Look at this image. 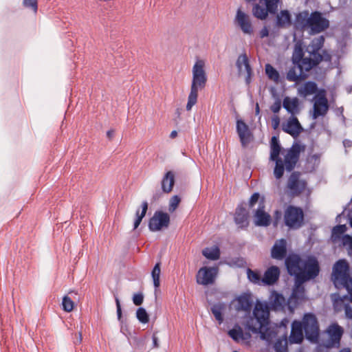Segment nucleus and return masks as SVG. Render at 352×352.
Segmentation results:
<instances>
[{"mask_svg": "<svg viewBox=\"0 0 352 352\" xmlns=\"http://www.w3.org/2000/svg\"><path fill=\"white\" fill-rule=\"evenodd\" d=\"M303 150L304 146L296 143L290 148L281 152L278 138L276 136L272 138L270 160L275 162L274 175L276 179H280L283 176L285 170L292 172L295 168L300 152Z\"/></svg>", "mask_w": 352, "mask_h": 352, "instance_id": "obj_1", "label": "nucleus"}, {"mask_svg": "<svg viewBox=\"0 0 352 352\" xmlns=\"http://www.w3.org/2000/svg\"><path fill=\"white\" fill-rule=\"evenodd\" d=\"M324 43V38L323 36L314 38L306 48V52L309 54L308 56H304L302 47L296 46L292 57V63L300 64L305 69L306 72H309L323 60L330 61L331 56L327 51L323 50L322 54L320 52Z\"/></svg>", "mask_w": 352, "mask_h": 352, "instance_id": "obj_2", "label": "nucleus"}, {"mask_svg": "<svg viewBox=\"0 0 352 352\" xmlns=\"http://www.w3.org/2000/svg\"><path fill=\"white\" fill-rule=\"evenodd\" d=\"M329 26V20L318 11L309 14L308 10H304L296 15L294 27L296 30H309L311 34H318L324 31Z\"/></svg>", "mask_w": 352, "mask_h": 352, "instance_id": "obj_3", "label": "nucleus"}, {"mask_svg": "<svg viewBox=\"0 0 352 352\" xmlns=\"http://www.w3.org/2000/svg\"><path fill=\"white\" fill-rule=\"evenodd\" d=\"M270 307L266 303L257 302L253 310V316L245 323V327L253 333H259L262 340H269V336L263 330L269 324Z\"/></svg>", "mask_w": 352, "mask_h": 352, "instance_id": "obj_4", "label": "nucleus"}, {"mask_svg": "<svg viewBox=\"0 0 352 352\" xmlns=\"http://www.w3.org/2000/svg\"><path fill=\"white\" fill-rule=\"evenodd\" d=\"M204 67L205 63L203 60H197L193 65L190 91L186 107L187 111H190L192 107L197 103L199 90L204 89L206 85L207 76Z\"/></svg>", "mask_w": 352, "mask_h": 352, "instance_id": "obj_5", "label": "nucleus"}, {"mask_svg": "<svg viewBox=\"0 0 352 352\" xmlns=\"http://www.w3.org/2000/svg\"><path fill=\"white\" fill-rule=\"evenodd\" d=\"M332 279L336 287H344L349 293V296H344V300H348L352 302V278L349 275V265L344 259L338 261L333 265Z\"/></svg>", "mask_w": 352, "mask_h": 352, "instance_id": "obj_6", "label": "nucleus"}, {"mask_svg": "<svg viewBox=\"0 0 352 352\" xmlns=\"http://www.w3.org/2000/svg\"><path fill=\"white\" fill-rule=\"evenodd\" d=\"M301 175L300 172L294 171L287 178L285 188L289 195L298 197L307 188V182Z\"/></svg>", "mask_w": 352, "mask_h": 352, "instance_id": "obj_7", "label": "nucleus"}, {"mask_svg": "<svg viewBox=\"0 0 352 352\" xmlns=\"http://www.w3.org/2000/svg\"><path fill=\"white\" fill-rule=\"evenodd\" d=\"M304 221V212L302 210L294 206H289L284 212L285 224L291 229L300 228Z\"/></svg>", "mask_w": 352, "mask_h": 352, "instance_id": "obj_8", "label": "nucleus"}, {"mask_svg": "<svg viewBox=\"0 0 352 352\" xmlns=\"http://www.w3.org/2000/svg\"><path fill=\"white\" fill-rule=\"evenodd\" d=\"M320 272L318 261L314 257H309L304 261L301 274L298 276V283L305 282L316 278Z\"/></svg>", "mask_w": 352, "mask_h": 352, "instance_id": "obj_9", "label": "nucleus"}, {"mask_svg": "<svg viewBox=\"0 0 352 352\" xmlns=\"http://www.w3.org/2000/svg\"><path fill=\"white\" fill-rule=\"evenodd\" d=\"M302 322L306 338L312 342L316 341L319 335V325L316 317L312 314H306Z\"/></svg>", "mask_w": 352, "mask_h": 352, "instance_id": "obj_10", "label": "nucleus"}, {"mask_svg": "<svg viewBox=\"0 0 352 352\" xmlns=\"http://www.w3.org/2000/svg\"><path fill=\"white\" fill-rule=\"evenodd\" d=\"M169 224V214L162 211H156L149 220L148 228L152 232H156L167 228Z\"/></svg>", "mask_w": 352, "mask_h": 352, "instance_id": "obj_11", "label": "nucleus"}, {"mask_svg": "<svg viewBox=\"0 0 352 352\" xmlns=\"http://www.w3.org/2000/svg\"><path fill=\"white\" fill-rule=\"evenodd\" d=\"M234 23L244 34L252 35L254 33V26L250 16L243 12L241 8L236 11Z\"/></svg>", "mask_w": 352, "mask_h": 352, "instance_id": "obj_12", "label": "nucleus"}, {"mask_svg": "<svg viewBox=\"0 0 352 352\" xmlns=\"http://www.w3.org/2000/svg\"><path fill=\"white\" fill-rule=\"evenodd\" d=\"M304 261L296 254H290L285 258V266L288 273L295 276V280L298 282V276L301 274Z\"/></svg>", "mask_w": 352, "mask_h": 352, "instance_id": "obj_13", "label": "nucleus"}, {"mask_svg": "<svg viewBox=\"0 0 352 352\" xmlns=\"http://www.w3.org/2000/svg\"><path fill=\"white\" fill-rule=\"evenodd\" d=\"M218 273V269L215 267H201L196 276L197 284L202 285H212L214 283Z\"/></svg>", "mask_w": 352, "mask_h": 352, "instance_id": "obj_14", "label": "nucleus"}, {"mask_svg": "<svg viewBox=\"0 0 352 352\" xmlns=\"http://www.w3.org/2000/svg\"><path fill=\"white\" fill-rule=\"evenodd\" d=\"M329 110L328 100L326 98L324 91H320L316 96L314 104L313 118L316 119L319 116H324Z\"/></svg>", "mask_w": 352, "mask_h": 352, "instance_id": "obj_15", "label": "nucleus"}, {"mask_svg": "<svg viewBox=\"0 0 352 352\" xmlns=\"http://www.w3.org/2000/svg\"><path fill=\"white\" fill-rule=\"evenodd\" d=\"M284 132L293 138H297L303 131V128L296 116H290L285 123L282 125Z\"/></svg>", "mask_w": 352, "mask_h": 352, "instance_id": "obj_16", "label": "nucleus"}, {"mask_svg": "<svg viewBox=\"0 0 352 352\" xmlns=\"http://www.w3.org/2000/svg\"><path fill=\"white\" fill-rule=\"evenodd\" d=\"M306 72L305 69L301 65L293 64L287 73L286 78L289 82H298L307 78Z\"/></svg>", "mask_w": 352, "mask_h": 352, "instance_id": "obj_17", "label": "nucleus"}, {"mask_svg": "<svg viewBox=\"0 0 352 352\" xmlns=\"http://www.w3.org/2000/svg\"><path fill=\"white\" fill-rule=\"evenodd\" d=\"M286 239H280L276 240L271 249V257L276 260H283L286 258L287 249Z\"/></svg>", "mask_w": 352, "mask_h": 352, "instance_id": "obj_18", "label": "nucleus"}, {"mask_svg": "<svg viewBox=\"0 0 352 352\" xmlns=\"http://www.w3.org/2000/svg\"><path fill=\"white\" fill-rule=\"evenodd\" d=\"M236 66L238 69V72L239 75L242 74L243 73L242 67H245V71L246 72L245 82L248 85L250 84L251 81L252 72L246 54L244 53L238 56L236 62Z\"/></svg>", "mask_w": 352, "mask_h": 352, "instance_id": "obj_19", "label": "nucleus"}, {"mask_svg": "<svg viewBox=\"0 0 352 352\" xmlns=\"http://www.w3.org/2000/svg\"><path fill=\"white\" fill-rule=\"evenodd\" d=\"M303 324L302 322L294 320L292 324V330L289 336L291 343L299 344L303 340Z\"/></svg>", "mask_w": 352, "mask_h": 352, "instance_id": "obj_20", "label": "nucleus"}, {"mask_svg": "<svg viewBox=\"0 0 352 352\" xmlns=\"http://www.w3.org/2000/svg\"><path fill=\"white\" fill-rule=\"evenodd\" d=\"M236 132L242 146H245L250 143L251 140V133L248 126L242 120H238L236 121Z\"/></svg>", "mask_w": 352, "mask_h": 352, "instance_id": "obj_21", "label": "nucleus"}, {"mask_svg": "<svg viewBox=\"0 0 352 352\" xmlns=\"http://www.w3.org/2000/svg\"><path fill=\"white\" fill-rule=\"evenodd\" d=\"M263 204H260L255 212L254 223L258 226H267L270 224L271 217L265 212Z\"/></svg>", "mask_w": 352, "mask_h": 352, "instance_id": "obj_22", "label": "nucleus"}, {"mask_svg": "<svg viewBox=\"0 0 352 352\" xmlns=\"http://www.w3.org/2000/svg\"><path fill=\"white\" fill-rule=\"evenodd\" d=\"M279 276V268L275 265L271 266L265 272L262 283L265 285H272L278 280Z\"/></svg>", "mask_w": 352, "mask_h": 352, "instance_id": "obj_23", "label": "nucleus"}, {"mask_svg": "<svg viewBox=\"0 0 352 352\" xmlns=\"http://www.w3.org/2000/svg\"><path fill=\"white\" fill-rule=\"evenodd\" d=\"M248 213L245 207L242 205L239 206L235 212L234 221L236 224L241 228L248 227Z\"/></svg>", "mask_w": 352, "mask_h": 352, "instance_id": "obj_24", "label": "nucleus"}, {"mask_svg": "<svg viewBox=\"0 0 352 352\" xmlns=\"http://www.w3.org/2000/svg\"><path fill=\"white\" fill-rule=\"evenodd\" d=\"M283 107L288 113H291V116H295L300 112L299 101L297 98L285 97L283 101Z\"/></svg>", "mask_w": 352, "mask_h": 352, "instance_id": "obj_25", "label": "nucleus"}, {"mask_svg": "<svg viewBox=\"0 0 352 352\" xmlns=\"http://www.w3.org/2000/svg\"><path fill=\"white\" fill-rule=\"evenodd\" d=\"M228 333L236 342L247 340L251 338V334L249 332L244 333L242 328L238 324L234 325L232 329L228 331Z\"/></svg>", "mask_w": 352, "mask_h": 352, "instance_id": "obj_26", "label": "nucleus"}, {"mask_svg": "<svg viewBox=\"0 0 352 352\" xmlns=\"http://www.w3.org/2000/svg\"><path fill=\"white\" fill-rule=\"evenodd\" d=\"M331 345L339 344L342 336L343 334V329L338 324L330 325L327 329Z\"/></svg>", "mask_w": 352, "mask_h": 352, "instance_id": "obj_27", "label": "nucleus"}, {"mask_svg": "<svg viewBox=\"0 0 352 352\" xmlns=\"http://www.w3.org/2000/svg\"><path fill=\"white\" fill-rule=\"evenodd\" d=\"M302 284L296 280L295 287L290 298V300L294 301L295 304H298L305 299V289Z\"/></svg>", "mask_w": 352, "mask_h": 352, "instance_id": "obj_28", "label": "nucleus"}, {"mask_svg": "<svg viewBox=\"0 0 352 352\" xmlns=\"http://www.w3.org/2000/svg\"><path fill=\"white\" fill-rule=\"evenodd\" d=\"M317 91V84L313 81H307L298 89V95L303 98L313 95Z\"/></svg>", "mask_w": 352, "mask_h": 352, "instance_id": "obj_29", "label": "nucleus"}, {"mask_svg": "<svg viewBox=\"0 0 352 352\" xmlns=\"http://www.w3.org/2000/svg\"><path fill=\"white\" fill-rule=\"evenodd\" d=\"M175 184V174L173 171H168L163 177L161 182L162 190L164 193H169L173 190Z\"/></svg>", "mask_w": 352, "mask_h": 352, "instance_id": "obj_30", "label": "nucleus"}, {"mask_svg": "<svg viewBox=\"0 0 352 352\" xmlns=\"http://www.w3.org/2000/svg\"><path fill=\"white\" fill-rule=\"evenodd\" d=\"M236 309L250 312L252 306V302L248 295H241L236 298Z\"/></svg>", "mask_w": 352, "mask_h": 352, "instance_id": "obj_31", "label": "nucleus"}, {"mask_svg": "<svg viewBox=\"0 0 352 352\" xmlns=\"http://www.w3.org/2000/svg\"><path fill=\"white\" fill-rule=\"evenodd\" d=\"M292 25V16L287 10H281L276 16V25L279 28H287Z\"/></svg>", "mask_w": 352, "mask_h": 352, "instance_id": "obj_32", "label": "nucleus"}, {"mask_svg": "<svg viewBox=\"0 0 352 352\" xmlns=\"http://www.w3.org/2000/svg\"><path fill=\"white\" fill-rule=\"evenodd\" d=\"M285 298L282 294L274 292L270 298V306L275 310L280 309L285 304Z\"/></svg>", "mask_w": 352, "mask_h": 352, "instance_id": "obj_33", "label": "nucleus"}, {"mask_svg": "<svg viewBox=\"0 0 352 352\" xmlns=\"http://www.w3.org/2000/svg\"><path fill=\"white\" fill-rule=\"evenodd\" d=\"M225 309L226 305L223 302L214 304L211 307V311L219 324L223 321V311Z\"/></svg>", "mask_w": 352, "mask_h": 352, "instance_id": "obj_34", "label": "nucleus"}, {"mask_svg": "<svg viewBox=\"0 0 352 352\" xmlns=\"http://www.w3.org/2000/svg\"><path fill=\"white\" fill-rule=\"evenodd\" d=\"M202 254L208 259L216 261L220 257V250L217 246L206 248L202 250Z\"/></svg>", "mask_w": 352, "mask_h": 352, "instance_id": "obj_35", "label": "nucleus"}, {"mask_svg": "<svg viewBox=\"0 0 352 352\" xmlns=\"http://www.w3.org/2000/svg\"><path fill=\"white\" fill-rule=\"evenodd\" d=\"M141 208H142V211H141V213L140 214V210H138L136 211V218L135 219V221H134V226H133V230H135L138 228V226H140L142 219L144 217L146 213V211L148 210V203L147 201H144L142 203V205H141Z\"/></svg>", "mask_w": 352, "mask_h": 352, "instance_id": "obj_36", "label": "nucleus"}, {"mask_svg": "<svg viewBox=\"0 0 352 352\" xmlns=\"http://www.w3.org/2000/svg\"><path fill=\"white\" fill-rule=\"evenodd\" d=\"M265 74L267 76L268 78L271 80L274 81L275 82H278L279 80V73L278 71L270 64L265 65Z\"/></svg>", "mask_w": 352, "mask_h": 352, "instance_id": "obj_37", "label": "nucleus"}, {"mask_svg": "<svg viewBox=\"0 0 352 352\" xmlns=\"http://www.w3.org/2000/svg\"><path fill=\"white\" fill-rule=\"evenodd\" d=\"M269 10L267 8H263L258 4H256L253 8V14L255 17L263 20L265 19L268 15Z\"/></svg>", "mask_w": 352, "mask_h": 352, "instance_id": "obj_38", "label": "nucleus"}, {"mask_svg": "<svg viewBox=\"0 0 352 352\" xmlns=\"http://www.w3.org/2000/svg\"><path fill=\"white\" fill-rule=\"evenodd\" d=\"M346 231V225H338L335 226L332 230V236L331 238L333 241H336L337 240L342 238V235Z\"/></svg>", "mask_w": 352, "mask_h": 352, "instance_id": "obj_39", "label": "nucleus"}, {"mask_svg": "<svg viewBox=\"0 0 352 352\" xmlns=\"http://www.w3.org/2000/svg\"><path fill=\"white\" fill-rule=\"evenodd\" d=\"M161 270H160V263H157L154 266L151 276L153 280V284L155 288H158L160 285V276Z\"/></svg>", "mask_w": 352, "mask_h": 352, "instance_id": "obj_40", "label": "nucleus"}, {"mask_svg": "<svg viewBox=\"0 0 352 352\" xmlns=\"http://www.w3.org/2000/svg\"><path fill=\"white\" fill-rule=\"evenodd\" d=\"M136 317L138 320L143 324H146L149 321V316L146 311L143 307H140L137 309Z\"/></svg>", "mask_w": 352, "mask_h": 352, "instance_id": "obj_41", "label": "nucleus"}, {"mask_svg": "<svg viewBox=\"0 0 352 352\" xmlns=\"http://www.w3.org/2000/svg\"><path fill=\"white\" fill-rule=\"evenodd\" d=\"M62 306L65 311L70 312L74 309V302L68 296H65L63 298Z\"/></svg>", "mask_w": 352, "mask_h": 352, "instance_id": "obj_42", "label": "nucleus"}, {"mask_svg": "<svg viewBox=\"0 0 352 352\" xmlns=\"http://www.w3.org/2000/svg\"><path fill=\"white\" fill-rule=\"evenodd\" d=\"M247 274L248 278L251 282L256 284H260L262 283V278H261V275L258 272L248 269Z\"/></svg>", "mask_w": 352, "mask_h": 352, "instance_id": "obj_43", "label": "nucleus"}, {"mask_svg": "<svg viewBox=\"0 0 352 352\" xmlns=\"http://www.w3.org/2000/svg\"><path fill=\"white\" fill-rule=\"evenodd\" d=\"M276 352H287V344L286 340L278 339L274 345Z\"/></svg>", "mask_w": 352, "mask_h": 352, "instance_id": "obj_44", "label": "nucleus"}, {"mask_svg": "<svg viewBox=\"0 0 352 352\" xmlns=\"http://www.w3.org/2000/svg\"><path fill=\"white\" fill-rule=\"evenodd\" d=\"M180 202L181 198L178 195L173 196L169 201L168 211L173 212L177 208Z\"/></svg>", "mask_w": 352, "mask_h": 352, "instance_id": "obj_45", "label": "nucleus"}, {"mask_svg": "<svg viewBox=\"0 0 352 352\" xmlns=\"http://www.w3.org/2000/svg\"><path fill=\"white\" fill-rule=\"evenodd\" d=\"M278 0H265V6H267L270 13L275 14L278 8Z\"/></svg>", "mask_w": 352, "mask_h": 352, "instance_id": "obj_46", "label": "nucleus"}, {"mask_svg": "<svg viewBox=\"0 0 352 352\" xmlns=\"http://www.w3.org/2000/svg\"><path fill=\"white\" fill-rule=\"evenodd\" d=\"M23 6L32 8L34 12L37 11V0H23Z\"/></svg>", "mask_w": 352, "mask_h": 352, "instance_id": "obj_47", "label": "nucleus"}, {"mask_svg": "<svg viewBox=\"0 0 352 352\" xmlns=\"http://www.w3.org/2000/svg\"><path fill=\"white\" fill-rule=\"evenodd\" d=\"M342 243L344 246H347L350 250H352V237L349 234L342 236Z\"/></svg>", "mask_w": 352, "mask_h": 352, "instance_id": "obj_48", "label": "nucleus"}, {"mask_svg": "<svg viewBox=\"0 0 352 352\" xmlns=\"http://www.w3.org/2000/svg\"><path fill=\"white\" fill-rule=\"evenodd\" d=\"M281 109V101L279 98H277L276 101L271 105L270 109L274 113H277L280 111Z\"/></svg>", "mask_w": 352, "mask_h": 352, "instance_id": "obj_49", "label": "nucleus"}, {"mask_svg": "<svg viewBox=\"0 0 352 352\" xmlns=\"http://www.w3.org/2000/svg\"><path fill=\"white\" fill-rule=\"evenodd\" d=\"M143 300L144 296L142 293L135 294L133 296V302L137 306L142 305Z\"/></svg>", "mask_w": 352, "mask_h": 352, "instance_id": "obj_50", "label": "nucleus"}, {"mask_svg": "<svg viewBox=\"0 0 352 352\" xmlns=\"http://www.w3.org/2000/svg\"><path fill=\"white\" fill-rule=\"evenodd\" d=\"M259 199V194L258 192H254L250 197L249 201L250 207H253L254 204L258 201Z\"/></svg>", "mask_w": 352, "mask_h": 352, "instance_id": "obj_51", "label": "nucleus"}, {"mask_svg": "<svg viewBox=\"0 0 352 352\" xmlns=\"http://www.w3.org/2000/svg\"><path fill=\"white\" fill-rule=\"evenodd\" d=\"M280 125V118L278 116H274L272 118V126L274 130H276Z\"/></svg>", "mask_w": 352, "mask_h": 352, "instance_id": "obj_52", "label": "nucleus"}, {"mask_svg": "<svg viewBox=\"0 0 352 352\" xmlns=\"http://www.w3.org/2000/svg\"><path fill=\"white\" fill-rule=\"evenodd\" d=\"M116 307H117V315L118 318L119 320L122 318V309H121V305L120 302V300L118 297H116Z\"/></svg>", "mask_w": 352, "mask_h": 352, "instance_id": "obj_53", "label": "nucleus"}, {"mask_svg": "<svg viewBox=\"0 0 352 352\" xmlns=\"http://www.w3.org/2000/svg\"><path fill=\"white\" fill-rule=\"evenodd\" d=\"M346 316L350 319H352V307L349 305L344 306Z\"/></svg>", "mask_w": 352, "mask_h": 352, "instance_id": "obj_54", "label": "nucleus"}, {"mask_svg": "<svg viewBox=\"0 0 352 352\" xmlns=\"http://www.w3.org/2000/svg\"><path fill=\"white\" fill-rule=\"evenodd\" d=\"M269 35V30L266 27H264L261 31H260V36L261 38H265L267 37Z\"/></svg>", "mask_w": 352, "mask_h": 352, "instance_id": "obj_55", "label": "nucleus"}, {"mask_svg": "<svg viewBox=\"0 0 352 352\" xmlns=\"http://www.w3.org/2000/svg\"><path fill=\"white\" fill-rule=\"evenodd\" d=\"M152 339H153V348H158L159 347L158 338L156 336L155 333H153V335L152 336Z\"/></svg>", "mask_w": 352, "mask_h": 352, "instance_id": "obj_56", "label": "nucleus"}, {"mask_svg": "<svg viewBox=\"0 0 352 352\" xmlns=\"http://www.w3.org/2000/svg\"><path fill=\"white\" fill-rule=\"evenodd\" d=\"M343 144L345 147H351L352 146V142L349 140H345L343 142Z\"/></svg>", "mask_w": 352, "mask_h": 352, "instance_id": "obj_57", "label": "nucleus"}, {"mask_svg": "<svg viewBox=\"0 0 352 352\" xmlns=\"http://www.w3.org/2000/svg\"><path fill=\"white\" fill-rule=\"evenodd\" d=\"M114 135V131L113 130H109L107 132V135L109 139H111Z\"/></svg>", "mask_w": 352, "mask_h": 352, "instance_id": "obj_58", "label": "nucleus"}, {"mask_svg": "<svg viewBox=\"0 0 352 352\" xmlns=\"http://www.w3.org/2000/svg\"><path fill=\"white\" fill-rule=\"evenodd\" d=\"M177 136V132L176 131H173L170 134V138L172 139L175 138Z\"/></svg>", "mask_w": 352, "mask_h": 352, "instance_id": "obj_59", "label": "nucleus"}, {"mask_svg": "<svg viewBox=\"0 0 352 352\" xmlns=\"http://www.w3.org/2000/svg\"><path fill=\"white\" fill-rule=\"evenodd\" d=\"M348 216H349L350 225L352 227V209L351 210H349Z\"/></svg>", "mask_w": 352, "mask_h": 352, "instance_id": "obj_60", "label": "nucleus"}, {"mask_svg": "<svg viewBox=\"0 0 352 352\" xmlns=\"http://www.w3.org/2000/svg\"><path fill=\"white\" fill-rule=\"evenodd\" d=\"M259 113H260L259 105L258 103H256V108H255V113H256V115H258Z\"/></svg>", "mask_w": 352, "mask_h": 352, "instance_id": "obj_61", "label": "nucleus"}, {"mask_svg": "<svg viewBox=\"0 0 352 352\" xmlns=\"http://www.w3.org/2000/svg\"><path fill=\"white\" fill-rule=\"evenodd\" d=\"M340 352H351V350L348 348L342 349Z\"/></svg>", "mask_w": 352, "mask_h": 352, "instance_id": "obj_62", "label": "nucleus"}, {"mask_svg": "<svg viewBox=\"0 0 352 352\" xmlns=\"http://www.w3.org/2000/svg\"><path fill=\"white\" fill-rule=\"evenodd\" d=\"M81 340H82L81 334L80 333V334H79V342H80V341H81Z\"/></svg>", "mask_w": 352, "mask_h": 352, "instance_id": "obj_63", "label": "nucleus"}, {"mask_svg": "<svg viewBox=\"0 0 352 352\" xmlns=\"http://www.w3.org/2000/svg\"><path fill=\"white\" fill-rule=\"evenodd\" d=\"M157 199V196H153V199Z\"/></svg>", "mask_w": 352, "mask_h": 352, "instance_id": "obj_64", "label": "nucleus"}]
</instances>
